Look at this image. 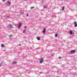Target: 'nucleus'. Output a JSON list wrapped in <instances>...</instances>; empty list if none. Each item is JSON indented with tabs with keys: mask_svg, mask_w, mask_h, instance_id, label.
Masks as SVG:
<instances>
[{
	"mask_svg": "<svg viewBox=\"0 0 77 77\" xmlns=\"http://www.w3.org/2000/svg\"><path fill=\"white\" fill-rule=\"evenodd\" d=\"M9 38H11V35H9Z\"/></svg>",
	"mask_w": 77,
	"mask_h": 77,
	"instance_id": "nucleus-28",
	"label": "nucleus"
},
{
	"mask_svg": "<svg viewBox=\"0 0 77 77\" xmlns=\"http://www.w3.org/2000/svg\"><path fill=\"white\" fill-rule=\"evenodd\" d=\"M19 46H20V45H21V44H20L19 45Z\"/></svg>",
	"mask_w": 77,
	"mask_h": 77,
	"instance_id": "nucleus-25",
	"label": "nucleus"
},
{
	"mask_svg": "<svg viewBox=\"0 0 77 77\" xmlns=\"http://www.w3.org/2000/svg\"><path fill=\"white\" fill-rule=\"evenodd\" d=\"M37 39H38V41L41 40V38L39 37H37Z\"/></svg>",
	"mask_w": 77,
	"mask_h": 77,
	"instance_id": "nucleus-9",
	"label": "nucleus"
},
{
	"mask_svg": "<svg viewBox=\"0 0 77 77\" xmlns=\"http://www.w3.org/2000/svg\"><path fill=\"white\" fill-rule=\"evenodd\" d=\"M11 2H9V1H8V2H7L6 5H7L8 4V5H11Z\"/></svg>",
	"mask_w": 77,
	"mask_h": 77,
	"instance_id": "nucleus-6",
	"label": "nucleus"
},
{
	"mask_svg": "<svg viewBox=\"0 0 77 77\" xmlns=\"http://www.w3.org/2000/svg\"><path fill=\"white\" fill-rule=\"evenodd\" d=\"M46 31V28H45L44 29H43V33H45V31Z\"/></svg>",
	"mask_w": 77,
	"mask_h": 77,
	"instance_id": "nucleus-4",
	"label": "nucleus"
},
{
	"mask_svg": "<svg viewBox=\"0 0 77 77\" xmlns=\"http://www.w3.org/2000/svg\"><path fill=\"white\" fill-rule=\"evenodd\" d=\"M75 52V50H72L70 52V53H74Z\"/></svg>",
	"mask_w": 77,
	"mask_h": 77,
	"instance_id": "nucleus-7",
	"label": "nucleus"
},
{
	"mask_svg": "<svg viewBox=\"0 0 77 77\" xmlns=\"http://www.w3.org/2000/svg\"><path fill=\"white\" fill-rule=\"evenodd\" d=\"M8 27L9 29H11V28H12V25L11 24L8 25Z\"/></svg>",
	"mask_w": 77,
	"mask_h": 77,
	"instance_id": "nucleus-2",
	"label": "nucleus"
},
{
	"mask_svg": "<svg viewBox=\"0 0 77 77\" xmlns=\"http://www.w3.org/2000/svg\"><path fill=\"white\" fill-rule=\"evenodd\" d=\"M22 14H24V12H22Z\"/></svg>",
	"mask_w": 77,
	"mask_h": 77,
	"instance_id": "nucleus-30",
	"label": "nucleus"
},
{
	"mask_svg": "<svg viewBox=\"0 0 77 77\" xmlns=\"http://www.w3.org/2000/svg\"><path fill=\"white\" fill-rule=\"evenodd\" d=\"M24 28H25V29H26V28H27V26H25Z\"/></svg>",
	"mask_w": 77,
	"mask_h": 77,
	"instance_id": "nucleus-21",
	"label": "nucleus"
},
{
	"mask_svg": "<svg viewBox=\"0 0 77 77\" xmlns=\"http://www.w3.org/2000/svg\"><path fill=\"white\" fill-rule=\"evenodd\" d=\"M33 8H35V7H31L30 8L31 9H33Z\"/></svg>",
	"mask_w": 77,
	"mask_h": 77,
	"instance_id": "nucleus-12",
	"label": "nucleus"
},
{
	"mask_svg": "<svg viewBox=\"0 0 77 77\" xmlns=\"http://www.w3.org/2000/svg\"><path fill=\"white\" fill-rule=\"evenodd\" d=\"M1 47H5V46L4 45H3V44H2L1 45Z\"/></svg>",
	"mask_w": 77,
	"mask_h": 77,
	"instance_id": "nucleus-11",
	"label": "nucleus"
},
{
	"mask_svg": "<svg viewBox=\"0 0 77 77\" xmlns=\"http://www.w3.org/2000/svg\"><path fill=\"white\" fill-rule=\"evenodd\" d=\"M2 64H0V67H1V66H2Z\"/></svg>",
	"mask_w": 77,
	"mask_h": 77,
	"instance_id": "nucleus-19",
	"label": "nucleus"
},
{
	"mask_svg": "<svg viewBox=\"0 0 77 77\" xmlns=\"http://www.w3.org/2000/svg\"><path fill=\"white\" fill-rule=\"evenodd\" d=\"M52 51V50H51V51Z\"/></svg>",
	"mask_w": 77,
	"mask_h": 77,
	"instance_id": "nucleus-32",
	"label": "nucleus"
},
{
	"mask_svg": "<svg viewBox=\"0 0 77 77\" xmlns=\"http://www.w3.org/2000/svg\"><path fill=\"white\" fill-rule=\"evenodd\" d=\"M6 18H9V16H6Z\"/></svg>",
	"mask_w": 77,
	"mask_h": 77,
	"instance_id": "nucleus-17",
	"label": "nucleus"
},
{
	"mask_svg": "<svg viewBox=\"0 0 77 77\" xmlns=\"http://www.w3.org/2000/svg\"><path fill=\"white\" fill-rule=\"evenodd\" d=\"M50 73V72H47L46 73V74H49Z\"/></svg>",
	"mask_w": 77,
	"mask_h": 77,
	"instance_id": "nucleus-18",
	"label": "nucleus"
},
{
	"mask_svg": "<svg viewBox=\"0 0 77 77\" xmlns=\"http://www.w3.org/2000/svg\"><path fill=\"white\" fill-rule=\"evenodd\" d=\"M44 8H47V5H44Z\"/></svg>",
	"mask_w": 77,
	"mask_h": 77,
	"instance_id": "nucleus-13",
	"label": "nucleus"
},
{
	"mask_svg": "<svg viewBox=\"0 0 77 77\" xmlns=\"http://www.w3.org/2000/svg\"><path fill=\"white\" fill-rule=\"evenodd\" d=\"M24 1H26V0H23Z\"/></svg>",
	"mask_w": 77,
	"mask_h": 77,
	"instance_id": "nucleus-33",
	"label": "nucleus"
},
{
	"mask_svg": "<svg viewBox=\"0 0 77 77\" xmlns=\"http://www.w3.org/2000/svg\"><path fill=\"white\" fill-rule=\"evenodd\" d=\"M26 16H27V17H28V16H29V14H26Z\"/></svg>",
	"mask_w": 77,
	"mask_h": 77,
	"instance_id": "nucleus-22",
	"label": "nucleus"
},
{
	"mask_svg": "<svg viewBox=\"0 0 77 77\" xmlns=\"http://www.w3.org/2000/svg\"><path fill=\"white\" fill-rule=\"evenodd\" d=\"M13 64H16V62L15 61H14L13 62Z\"/></svg>",
	"mask_w": 77,
	"mask_h": 77,
	"instance_id": "nucleus-14",
	"label": "nucleus"
},
{
	"mask_svg": "<svg viewBox=\"0 0 77 77\" xmlns=\"http://www.w3.org/2000/svg\"><path fill=\"white\" fill-rule=\"evenodd\" d=\"M64 8H65V7H63L62 9V11H63L64 10Z\"/></svg>",
	"mask_w": 77,
	"mask_h": 77,
	"instance_id": "nucleus-15",
	"label": "nucleus"
},
{
	"mask_svg": "<svg viewBox=\"0 0 77 77\" xmlns=\"http://www.w3.org/2000/svg\"><path fill=\"white\" fill-rule=\"evenodd\" d=\"M74 25L75 27H77V22H75L74 23Z\"/></svg>",
	"mask_w": 77,
	"mask_h": 77,
	"instance_id": "nucleus-5",
	"label": "nucleus"
},
{
	"mask_svg": "<svg viewBox=\"0 0 77 77\" xmlns=\"http://www.w3.org/2000/svg\"><path fill=\"white\" fill-rule=\"evenodd\" d=\"M65 66V65L64 64L62 65V66Z\"/></svg>",
	"mask_w": 77,
	"mask_h": 77,
	"instance_id": "nucleus-29",
	"label": "nucleus"
},
{
	"mask_svg": "<svg viewBox=\"0 0 77 77\" xmlns=\"http://www.w3.org/2000/svg\"><path fill=\"white\" fill-rule=\"evenodd\" d=\"M21 11H20V12H21Z\"/></svg>",
	"mask_w": 77,
	"mask_h": 77,
	"instance_id": "nucleus-31",
	"label": "nucleus"
},
{
	"mask_svg": "<svg viewBox=\"0 0 77 77\" xmlns=\"http://www.w3.org/2000/svg\"><path fill=\"white\" fill-rule=\"evenodd\" d=\"M23 33H26V30H23Z\"/></svg>",
	"mask_w": 77,
	"mask_h": 77,
	"instance_id": "nucleus-16",
	"label": "nucleus"
},
{
	"mask_svg": "<svg viewBox=\"0 0 77 77\" xmlns=\"http://www.w3.org/2000/svg\"><path fill=\"white\" fill-rule=\"evenodd\" d=\"M43 60H44V59H43V58H41L40 59V63H42L43 62Z\"/></svg>",
	"mask_w": 77,
	"mask_h": 77,
	"instance_id": "nucleus-1",
	"label": "nucleus"
},
{
	"mask_svg": "<svg viewBox=\"0 0 77 77\" xmlns=\"http://www.w3.org/2000/svg\"><path fill=\"white\" fill-rule=\"evenodd\" d=\"M72 33H73V32H72V31L70 30L69 31V34L70 35H72Z\"/></svg>",
	"mask_w": 77,
	"mask_h": 77,
	"instance_id": "nucleus-8",
	"label": "nucleus"
},
{
	"mask_svg": "<svg viewBox=\"0 0 77 77\" xmlns=\"http://www.w3.org/2000/svg\"><path fill=\"white\" fill-rule=\"evenodd\" d=\"M39 74H42V72H40Z\"/></svg>",
	"mask_w": 77,
	"mask_h": 77,
	"instance_id": "nucleus-26",
	"label": "nucleus"
},
{
	"mask_svg": "<svg viewBox=\"0 0 77 77\" xmlns=\"http://www.w3.org/2000/svg\"><path fill=\"white\" fill-rule=\"evenodd\" d=\"M3 63V61H2V62L0 63L1 64H2Z\"/></svg>",
	"mask_w": 77,
	"mask_h": 77,
	"instance_id": "nucleus-23",
	"label": "nucleus"
},
{
	"mask_svg": "<svg viewBox=\"0 0 77 77\" xmlns=\"http://www.w3.org/2000/svg\"><path fill=\"white\" fill-rule=\"evenodd\" d=\"M59 59H61V57H59Z\"/></svg>",
	"mask_w": 77,
	"mask_h": 77,
	"instance_id": "nucleus-27",
	"label": "nucleus"
},
{
	"mask_svg": "<svg viewBox=\"0 0 77 77\" xmlns=\"http://www.w3.org/2000/svg\"><path fill=\"white\" fill-rule=\"evenodd\" d=\"M75 74V73H74V74Z\"/></svg>",
	"mask_w": 77,
	"mask_h": 77,
	"instance_id": "nucleus-34",
	"label": "nucleus"
},
{
	"mask_svg": "<svg viewBox=\"0 0 77 77\" xmlns=\"http://www.w3.org/2000/svg\"><path fill=\"white\" fill-rule=\"evenodd\" d=\"M21 25H22V24L21 23H19L18 26V28H20V27H21Z\"/></svg>",
	"mask_w": 77,
	"mask_h": 77,
	"instance_id": "nucleus-3",
	"label": "nucleus"
},
{
	"mask_svg": "<svg viewBox=\"0 0 77 77\" xmlns=\"http://www.w3.org/2000/svg\"><path fill=\"white\" fill-rule=\"evenodd\" d=\"M2 64H0V67H1V66H2Z\"/></svg>",
	"mask_w": 77,
	"mask_h": 77,
	"instance_id": "nucleus-20",
	"label": "nucleus"
},
{
	"mask_svg": "<svg viewBox=\"0 0 77 77\" xmlns=\"http://www.w3.org/2000/svg\"><path fill=\"white\" fill-rule=\"evenodd\" d=\"M58 34V33H56L55 34V37H57V35Z\"/></svg>",
	"mask_w": 77,
	"mask_h": 77,
	"instance_id": "nucleus-10",
	"label": "nucleus"
},
{
	"mask_svg": "<svg viewBox=\"0 0 77 77\" xmlns=\"http://www.w3.org/2000/svg\"><path fill=\"white\" fill-rule=\"evenodd\" d=\"M3 2H5V0H3Z\"/></svg>",
	"mask_w": 77,
	"mask_h": 77,
	"instance_id": "nucleus-24",
	"label": "nucleus"
}]
</instances>
